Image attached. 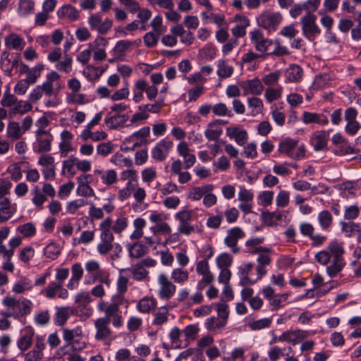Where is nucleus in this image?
<instances>
[{
    "mask_svg": "<svg viewBox=\"0 0 361 361\" xmlns=\"http://www.w3.org/2000/svg\"><path fill=\"white\" fill-rule=\"evenodd\" d=\"M298 140L286 137L279 142L278 151L293 159H302L305 148L304 145H298Z\"/></svg>",
    "mask_w": 361,
    "mask_h": 361,
    "instance_id": "obj_3",
    "label": "nucleus"
},
{
    "mask_svg": "<svg viewBox=\"0 0 361 361\" xmlns=\"http://www.w3.org/2000/svg\"><path fill=\"white\" fill-rule=\"evenodd\" d=\"M61 249L59 244L51 242L44 249V255L51 259H56L61 254Z\"/></svg>",
    "mask_w": 361,
    "mask_h": 361,
    "instance_id": "obj_51",
    "label": "nucleus"
},
{
    "mask_svg": "<svg viewBox=\"0 0 361 361\" xmlns=\"http://www.w3.org/2000/svg\"><path fill=\"white\" fill-rule=\"evenodd\" d=\"M329 131L322 130L315 132L310 138V142L315 151L326 148L329 139Z\"/></svg>",
    "mask_w": 361,
    "mask_h": 361,
    "instance_id": "obj_22",
    "label": "nucleus"
},
{
    "mask_svg": "<svg viewBox=\"0 0 361 361\" xmlns=\"http://www.w3.org/2000/svg\"><path fill=\"white\" fill-rule=\"evenodd\" d=\"M157 306V300L153 296H145L141 298L136 305L138 312L149 314L154 310Z\"/></svg>",
    "mask_w": 361,
    "mask_h": 361,
    "instance_id": "obj_25",
    "label": "nucleus"
},
{
    "mask_svg": "<svg viewBox=\"0 0 361 361\" xmlns=\"http://www.w3.org/2000/svg\"><path fill=\"white\" fill-rule=\"evenodd\" d=\"M110 322L108 320L99 317L97 319L94 325L96 329L94 338L97 341H104L111 337L112 331L109 326Z\"/></svg>",
    "mask_w": 361,
    "mask_h": 361,
    "instance_id": "obj_17",
    "label": "nucleus"
},
{
    "mask_svg": "<svg viewBox=\"0 0 361 361\" xmlns=\"http://www.w3.org/2000/svg\"><path fill=\"white\" fill-rule=\"evenodd\" d=\"M100 243L97 245V250L100 255H106L109 252L113 250V239H103L100 240Z\"/></svg>",
    "mask_w": 361,
    "mask_h": 361,
    "instance_id": "obj_57",
    "label": "nucleus"
},
{
    "mask_svg": "<svg viewBox=\"0 0 361 361\" xmlns=\"http://www.w3.org/2000/svg\"><path fill=\"white\" fill-rule=\"evenodd\" d=\"M283 87L281 86L273 88L268 87L264 93V97L268 103H271L282 97Z\"/></svg>",
    "mask_w": 361,
    "mask_h": 361,
    "instance_id": "obj_54",
    "label": "nucleus"
},
{
    "mask_svg": "<svg viewBox=\"0 0 361 361\" xmlns=\"http://www.w3.org/2000/svg\"><path fill=\"white\" fill-rule=\"evenodd\" d=\"M303 71L298 65L290 66L285 72L286 81L289 82H298L302 77Z\"/></svg>",
    "mask_w": 361,
    "mask_h": 361,
    "instance_id": "obj_32",
    "label": "nucleus"
},
{
    "mask_svg": "<svg viewBox=\"0 0 361 361\" xmlns=\"http://www.w3.org/2000/svg\"><path fill=\"white\" fill-rule=\"evenodd\" d=\"M145 89V80L140 79L135 82L133 88V101L140 102L143 99V92Z\"/></svg>",
    "mask_w": 361,
    "mask_h": 361,
    "instance_id": "obj_52",
    "label": "nucleus"
},
{
    "mask_svg": "<svg viewBox=\"0 0 361 361\" xmlns=\"http://www.w3.org/2000/svg\"><path fill=\"white\" fill-rule=\"evenodd\" d=\"M240 86L243 90L244 96L249 94L259 95L261 94L264 90V86L261 80L258 78L243 81L240 83Z\"/></svg>",
    "mask_w": 361,
    "mask_h": 361,
    "instance_id": "obj_19",
    "label": "nucleus"
},
{
    "mask_svg": "<svg viewBox=\"0 0 361 361\" xmlns=\"http://www.w3.org/2000/svg\"><path fill=\"white\" fill-rule=\"evenodd\" d=\"M240 24L235 25L231 32L235 37H243L246 34V27L250 25V20L245 16H239Z\"/></svg>",
    "mask_w": 361,
    "mask_h": 361,
    "instance_id": "obj_42",
    "label": "nucleus"
},
{
    "mask_svg": "<svg viewBox=\"0 0 361 361\" xmlns=\"http://www.w3.org/2000/svg\"><path fill=\"white\" fill-rule=\"evenodd\" d=\"M289 294L281 293L276 294L272 299L269 301V305L272 310H277L283 306V302H286L288 298Z\"/></svg>",
    "mask_w": 361,
    "mask_h": 361,
    "instance_id": "obj_55",
    "label": "nucleus"
},
{
    "mask_svg": "<svg viewBox=\"0 0 361 361\" xmlns=\"http://www.w3.org/2000/svg\"><path fill=\"white\" fill-rule=\"evenodd\" d=\"M259 252L255 253L257 255L256 262L257 266L255 267L257 279H262L267 274V267L272 262V250L269 247L257 250Z\"/></svg>",
    "mask_w": 361,
    "mask_h": 361,
    "instance_id": "obj_7",
    "label": "nucleus"
},
{
    "mask_svg": "<svg viewBox=\"0 0 361 361\" xmlns=\"http://www.w3.org/2000/svg\"><path fill=\"white\" fill-rule=\"evenodd\" d=\"M87 23L92 30L97 31L100 35L106 34L113 26V20L106 18L103 19L99 13L91 14Z\"/></svg>",
    "mask_w": 361,
    "mask_h": 361,
    "instance_id": "obj_10",
    "label": "nucleus"
},
{
    "mask_svg": "<svg viewBox=\"0 0 361 361\" xmlns=\"http://www.w3.org/2000/svg\"><path fill=\"white\" fill-rule=\"evenodd\" d=\"M317 17L312 13H306L301 18L302 35L310 41L321 33V30L316 23Z\"/></svg>",
    "mask_w": 361,
    "mask_h": 361,
    "instance_id": "obj_8",
    "label": "nucleus"
},
{
    "mask_svg": "<svg viewBox=\"0 0 361 361\" xmlns=\"http://www.w3.org/2000/svg\"><path fill=\"white\" fill-rule=\"evenodd\" d=\"M5 46L8 49L16 51H22L25 45V42L19 35L11 33L5 37Z\"/></svg>",
    "mask_w": 361,
    "mask_h": 361,
    "instance_id": "obj_27",
    "label": "nucleus"
},
{
    "mask_svg": "<svg viewBox=\"0 0 361 361\" xmlns=\"http://www.w3.org/2000/svg\"><path fill=\"white\" fill-rule=\"evenodd\" d=\"M282 19V15L279 12L265 11L257 18V23L259 27L271 32L276 30Z\"/></svg>",
    "mask_w": 361,
    "mask_h": 361,
    "instance_id": "obj_4",
    "label": "nucleus"
},
{
    "mask_svg": "<svg viewBox=\"0 0 361 361\" xmlns=\"http://www.w3.org/2000/svg\"><path fill=\"white\" fill-rule=\"evenodd\" d=\"M226 322L220 317H211L206 320L205 326L207 330L216 331L224 328Z\"/></svg>",
    "mask_w": 361,
    "mask_h": 361,
    "instance_id": "obj_47",
    "label": "nucleus"
},
{
    "mask_svg": "<svg viewBox=\"0 0 361 361\" xmlns=\"http://www.w3.org/2000/svg\"><path fill=\"white\" fill-rule=\"evenodd\" d=\"M44 68V65L43 63H37L35 66L31 68L25 80L30 85L36 83L38 78L41 76L42 71Z\"/></svg>",
    "mask_w": 361,
    "mask_h": 361,
    "instance_id": "obj_46",
    "label": "nucleus"
},
{
    "mask_svg": "<svg viewBox=\"0 0 361 361\" xmlns=\"http://www.w3.org/2000/svg\"><path fill=\"white\" fill-rule=\"evenodd\" d=\"M333 219L331 213L326 209L319 212L317 216L318 223L323 231H328L330 229L333 224Z\"/></svg>",
    "mask_w": 361,
    "mask_h": 361,
    "instance_id": "obj_34",
    "label": "nucleus"
},
{
    "mask_svg": "<svg viewBox=\"0 0 361 361\" xmlns=\"http://www.w3.org/2000/svg\"><path fill=\"white\" fill-rule=\"evenodd\" d=\"M125 271H129L132 274L133 279L136 281H148L149 280V272L146 269H143L137 264L133 265L130 268L121 270V272Z\"/></svg>",
    "mask_w": 361,
    "mask_h": 361,
    "instance_id": "obj_29",
    "label": "nucleus"
},
{
    "mask_svg": "<svg viewBox=\"0 0 361 361\" xmlns=\"http://www.w3.org/2000/svg\"><path fill=\"white\" fill-rule=\"evenodd\" d=\"M245 233L240 227H233L228 231L227 235L224 238V244L228 247L231 252L238 254L240 249L238 245V240L245 237Z\"/></svg>",
    "mask_w": 361,
    "mask_h": 361,
    "instance_id": "obj_14",
    "label": "nucleus"
},
{
    "mask_svg": "<svg viewBox=\"0 0 361 361\" xmlns=\"http://www.w3.org/2000/svg\"><path fill=\"white\" fill-rule=\"evenodd\" d=\"M32 195V202L39 209H42L43 208V204L47 200L45 195L42 193L37 185L35 186L33 188Z\"/></svg>",
    "mask_w": 361,
    "mask_h": 361,
    "instance_id": "obj_53",
    "label": "nucleus"
},
{
    "mask_svg": "<svg viewBox=\"0 0 361 361\" xmlns=\"http://www.w3.org/2000/svg\"><path fill=\"white\" fill-rule=\"evenodd\" d=\"M149 135L150 128L149 126H144L126 137L124 144L130 146L131 148L134 149L143 145H147L149 143L147 138Z\"/></svg>",
    "mask_w": 361,
    "mask_h": 361,
    "instance_id": "obj_12",
    "label": "nucleus"
},
{
    "mask_svg": "<svg viewBox=\"0 0 361 361\" xmlns=\"http://www.w3.org/2000/svg\"><path fill=\"white\" fill-rule=\"evenodd\" d=\"M171 276L173 283L184 284L189 279V273L187 270L178 267L172 270Z\"/></svg>",
    "mask_w": 361,
    "mask_h": 361,
    "instance_id": "obj_44",
    "label": "nucleus"
},
{
    "mask_svg": "<svg viewBox=\"0 0 361 361\" xmlns=\"http://www.w3.org/2000/svg\"><path fill=\"white\" fill-rule=\"evenodd\" d=\"M63 339L66 343V345L69 344L75 338L83 336V331L81 326H76L73 329L64 328L62 330Z\"/></svg>",
    "mask_w": 361,
    "mask_h": 361,
    "instance_id": "obj_37",
    "label": "nucleus"
},
{
    "mask_svg": "<svg viewBox=\"0 0 361 361\" xmlns=\"http://www.w3.org/2000/svg\"><path fill=\"white\" fill-rule=\"evenodd\" d=\"M57 15L59 18L68 19L70 21L77 20L80 17L79 11L71 5L61 7L57 12Z\"/></svg>",
    "mask_w": 361,
    "mask_h": 361,
    "instance_id": "obj_31",
    "label": "nucleus"
},
{
    "mask_svg": "<svg viewBox=\"0 0 361 361\" xmlns=\"http://www.w3.org/2000/svg\"><path fill=\"white\" fill-rule=\"evenodd\" d=\"M35 331L31 327H26L24 329L23 335L17 341V346L21 352L29 349L33 342Z\"/></svg>",
    "mask_w": 361,
    "mask_h": 361,
    "instance_id": "obj_23",
    "label": "nucleus"
},
{
    "mask_svg": "<svg viewBox=\"0 0 361 361\" xmlns=\"http://www.w3.org/2000/svg\"><path fill=\"white\" fill-rule=\"evenodd\" d=\"M3 305L12 312L13 318L19 319L31 312L33 304L31 300L23 298L16 300L15 298L7 296L2 300Z\"/></svg>",
    "mask_w": 361,
    "mask_h": 361,
    "instance_id": "obj_2",
    "label": "nucleus"
},
{
    "mask_svg": "<svg viewBox=\"0 0 361 361\" xmlns=\"http://www.w3.org/2000/svg\"><path fill=\"white\" fill-rule=\"evenodd\" d=\"M35 2L32 0H20L18 13L20 16H25L34 11Z\"/></svg>",
    "mask_w": 361,
    "mask_h": 361,
    "instance_id": "obj_50",
    "label": "nucleus"
},
{
    "mask_svg": "<svg viewBox=\"0 0 361 361\" xmlns=\"http://www.w3.org/2000/svg\"><path fill=\"white\" fill-rule=\"evenodd\" d=\"M33 288L32 282L27 278H23L16 283L12 288L13 292L20 294Z\"/></svg>",
    "mask_w": 361,
    "mask_h": 361,
    "instance_id": "obj_49",
    "label": "nucleus"
},
{
    "mask_svg": "<svg viewBox=\"0 0 361 361\" xmlns=\"http://www.w3.org/2000/svg\"><path fill=\"white\" fill-rule=\"evenodd\" d=\"M177 152L183 159L184 168L185 169H190L195 164L196 157L192 153L187 142L185 141L180 142L177 146Z\"/></svg>",
    "mask_w": 361,
    "mask_h": 361,
    "instance_id": "obj_18",
    "label": "nucleus"
},
{
    "mask_svg": "<svg viewBox=\"0 0 361 361\" xmlns=\"http://www.w3.org/2000/svg\"><path fill=\"white\" fill-rule=\"evenodd\" d=\"M264 241V238L262 237H255L248 239L245 244L247 249V252L250 255H255L261 249H264L267 247L259 246Z\"/></svg>",
    "mask_w": 361,
    "mask_h": 361,
    "instance_id": "obj_40",
    "label": "nucleus"
},
{
    "mask_svg": "<svg viewBox=\"0 0 361 361\" xmlns=\"http://www.w3.org/2000/svg\"><path fill=\"white\" fill-rule=\"evenodd\" d=\"M35 138L36 140L32 145L34 152L42 154L51 151L54 137L50 131L37 130L35 131Z\"/></svg>",
    "mask_w": 361,
    "mask_h": 361,
    "instance_id": "obj_5",
    "label": "nucleus"
},
{
    "mask_svg": "<svg viewBox=\"0 0 361 361\" xmlns=\"http://www.w3.org/2000/svg\"><path fill=\"white\" fill-rule=\"evenodd\" d=\"M54 322L57 326H63L71 314H75L76 310L69 307H61L56 308Z\"/></svg>",
    "mask_w": 361,
    "mask_h": 361,
    "instance_id": "obj_28",
    "label": "nucleus"
},
{
    "mask_svg": "<svg viewBox=\"0 0 361 361\" xmlns=\"http://www.w3.org/2000/svg\"><path fill=\"white\" fill-rule=\"evenodd\" d=\"M172 141L163 139L160 140L152 149V157L158 161H163L168 157L171 149L173 147Z\"/></svg>",
    "mask_w": 361,
    "mask_h": 361,
    "instance_id": "obj_15",
    "label": "nucleus"
},
{
    "mask_svg": "<svg viewBox=\"0 0 361 361\" xmlns=\"http://www.w3.org/2000/svg\"><path fill=\"white\" fill-rule=\"evenodd\" d=\"M83 140H91L94 142H99L106 140L107 134L104 130L92 132V130H83L80 134Z\"/></svg>",
    "mask_w": 361,
    "mask_h": 361,
    "instance_id": "obj_39",
    "label": "nucleus"
},
{
    "mask_svg": "<svg viewBox=\"0 0 361 361\" xmlns=\"http://www.w3.org/2000/svg\"><path fill=\"white\" fill-rule=\"evenodd\" d=\"M128 120L126 114H116L104 119L105 124L110 129H116L122 126Z\"/></svg>",
    "mask_w": 361,
    "mask_h": 361,
    "instance_id": "obj_35",
    "label": "nucleus"
},
{
    "mask_svg": "<svg viewBox=\"0 0 361 361\" xmlns=\"http://www.w3.org/2000/svg\"><path fill=\"white\" fill-rule=\"evenodd\" d=\"M24 134V130L16 121H10L6 128V137L11 140H18Z\"/></svg>",
    "mask_w": 361,
    "mask_h": 361,
    "instance_id": "obj_33",
    "label": "nucleus"
},
{
    "mask_svg": "<svg viewBox=\"0 0 361 361\" xmlns=\"http://www.w3.org/2000/svg\"><path fill=\"white\" fill-rule=\"evenodd\" d=\"M224 122L222 120H216L214 122H211L208 124V128H207L204 131V135L207 137V139L209 141L214 140V141H218L219 140V137L222 134V129L221 128H216L213 129L212 127L216 125V123H224Z\"/></svg>",
    "mask_w": 361,
    "mask_h": 361,
    "instance_id": "obj_36",
    "label": "nucleus"
},
{
    "mask_svg": "<svg viewBox=\"0 0 361 361\" xmlns=\"http://www.w3.org/2000/svg\"><path fill=\"white\" fill-rule=\"evenodd\" d=\"M250 39L255 50L264 54L267 55L269 47L273 44L272 39L264 37L262 32L259 29H255L249 32Z\"/></svg>",
    "mask_w": 361,
    "mask_h": 361,
    "instance_id": "obj_11",
    "label": "nucleus"
},
{
    "mask_svg": "<svg viewBox=\"0 0 361 361\" xmlns=\"http://www.w3.org/2000/svg\"><path fill=\"white\" fill-rule=\"evenodd\" d=\"M85 269L87 273L92 276L93 280L98 281L99 283L105 284L106 288H109L111 283L109 274L100 269V264L95 260H90L85 264Z\"/></svg>",
    "mask_w": 361,
    "mask_h": 361,
    "instance_id": "obj_9",
    "label": "nucleus"
},
{
    "mask_svg": "<svg viewBox=\"0 0 361 361\" xmlns=\"http://www.w3.org/2000/svg\"><path fill=\"white\" fill-rule=\"evenodd\" d=\"M341 230L346 237L350 238L359 231L360 225L353 221L341 222Z\"/></svg>",
    "mask_w": 361,
    "mask_h": 361,
    "instance_id": "obj_60",
    "label": "nucleus"
},
{
    "mask_svg": "<svg viewBox=\"0 0 361 361\" xmlns=\"http://www.w3.org/2000/svg\"><path fill=\"white\" fill-rule=\"evenodd\" d=\"M152 325L156 326H161L166 324L169 319V308L168 306L164 305L159 308H156L153 312Z\"/></svg>",
    "mask_w": 361,
    "mask_h": 361,
    "instance_id": "obj_24",
    "label": "nucleus"
},
{
    "mask_svg": "<svg viewBox=\"0 0 361 361\" xmlns=\"http://www.w3.org/2000/svg\"><path fill=\"white\" fill-rule=\"evenodd\" d=\"M127 248L129 252V257L131 258H140L147 252L145 247L138 242H135L133 244H128L127 245Z\"/></svg>",
    "mask_w": 361,
    "mask_h": 361,
    "instance_id": "obj_43",
    "label": "nucleus"
},
{
    "mask_svg": "<svg viewBox=\"0 0 361 361\" xmlns=\"http://www.w3.org/2000/svg\"><path fill=\"white\" fill-rule=\"evenodd\" d=\"M291 352V347L281 348L279 346H274L269 350L268 355L271 361H277L281 357L285 355H288Z\"/></svg>",
    "mask_w": 361,
    "mask_h": 361,
    "instance_id": "obj_48",
    "label": "nucleus"
},
{
    "mask_svg": "<svg viewBox=\"0 0 361 361\" xmlns=\"http://www.w3.org/2000/svg\"><path fill=\"white\" fill-rule=\"evenodd\" d=\"M281 75V71H276L264 75L261 82L267 86H274L277 84Z\"/></svg>",
    "mask_w": 361,
    "mask_h": 361,
    "instance_id": "obj_59",
    "label": "nucleus"
},
{
    "mask_svg": "<svg viewBox=\"0 0 361 361\" xmlns=\"http://www.w3.org/2000/svg\"><path fill=\"white\" fill-rule=\"evenodd\" d=\"M61 142L59 145V148L61 153V157H66L69 152L73 151V135L68 130H64L60 134Z\"/></svg>",
    "mask_w": 361,
    "mask_h": 361,
    "instance_id": "obj_20",
    "label": "nucleus"
},
{
    "mask_svg": "<svg viewBox=\"0 0 361 361\" xmlns=\"http://www.w3.org/2000/svg\"><path fill=\"white\" fill-rule=\"evenodd\" d=\"M301 120L305 124L317 123L324 126L329 123V120L326 116L309 111L302 113Z\"/></svg>",
    "mask_w": 361,
    "mask_h": 361,
    "instance_id": "obj_26",
    "label": "nucleus"
},
{
    "mask_svg": "<svg viewBox=\"0 0 361 361\" xmlns=\"http://www.w3.org/2000/svg\"><path fill=\"white\" fill-rule=\"evenodd\" d=\"M253 269V264L252 262H247L243 264L238 268V273L240 275L239 285L241 286H247L254 285L260 279H252L249 275Z\"/></svg>",
    "mask_w": 361,
    "mask_h": 361,
    "instance_id": "obj_21",
    "label": "nucleus"
},
{
    "mask_svg": "<svg viewBox=\"0 0 361 361\" xmlns=\"http://www.w3.org/2000/svg\"><path fill=\"white\" fill-rule=\"evenodd\" d=\"M216 262L219 269H228L233 263V257L227 252H224L216 257Z\"/></svg>",
    "mask_w": 361,
    "mask_h": 361,
    "instance_id": "obj_58",
    "label": "nucleus"
},
{
    "mask_svg": "<svg viewBox=\"0 0 361 361\" xmlns=\"http://www.w3.org/2000/svg\"><path fill=\"white\" fill-rule=\"evenodd\" d=\"M72 58L68 55H66L62 61H59L56 64V68L59 71H63L66 73H68L72 70Z\"/></svg>",
    "mask_w": 361,
    "mask_h": 361,
    "instance_id": "obj_64",
    "label": "nucleus"
},
{
    "mask_svg": "<svg viewBox=\"0 0 361 361\" xmlns=\"http://www.w3.org/2000/svg\"><path fill=\"white\" fill-rule=\"evenodd\" d=\"M17 231L25 238L33 236L36 233V228L33 224L26 223L17 227Z\"/></svg>",
    "mask_w": 361,
    "mask_h": 361,
    "instance_id": "obj_63",
    "label": "nucleus"
},
{
    "mask_svg": "<svg viewBox=\"0 0 361 361\" xmlns=\"http://www.w3.org/2000/svg\"><path fill=\"white\" fill-rule=\"evenodd\" d=\"M102 319H107L109 322H111L116 328H119L123 325V320L120 310V307L117 303L112 302L109 304L108 310L104 314Z\"/></svg>",
    "mask_w": 361,
    "mask_h": 361,
    "instance_id": "obj_16",
    "label": "nucleus"
},
{
    "mask_svg": "<svg viewBox=\"0 0 361 361\" xmlns=\"http://www.w3.org/2000/svg\"><path fill=\"white\" fill-rule=\"evenodd\" d=\"M272 319L271 318H263L249 322L248 326L252 331H258L269 328Z\"/></svg>",
    "mask_w": 361,
    "mask_h": 361,
    "instance_id": "obj_61",
    "label": "nucleus"
},
{
    "mask_svg": "<svg viewBox=\"0 0 361 361\" xmlns=\"http://www.w3.org/2000/svg\"><path fill=\"white\" fill-rule=\"evenodd\" d=\"M157 283L159 286L157 295L159 299L169 300L174 296L176 292V286L166 274H159Z\"/></svg>",
    "mask_w": 361,
    "mask_h": 361,
    "instance_id": "obj_6",
    "label": "nucleus"
},
{
    "mask_svg": "<svg viewBox=\"0 0 361 361\" xmlns=\"http://www.w3.org/2000/svg\"><path fill=\"white\" fill-rule=\"evenodd\" d=\"M212 112L217 116H233V114L224 103H218L212 106Z\"/></svg>",
    "mask_w": 361,
    "mask_h": 361,
    "instance_id": "obj_62",
    "label": "nucleus"
},
{
    "mask_svg": "<svg viewBox=\"0 0 361 361\" xmlns=\"http://www.w3.org/2000/svg\"><path fill=\"white\" fill-rule=\"evenodd\" d=\"M40 294L49 300L54 299L56 296L65 300L69 295L67 289L64 288L61 283L55 281L49 282L47 286L40 291Z\"/></svg>",
    "mask_w": 361,
    "mask_h": 361,
    "instance_id": "obj_13",
    "label": "nucleus"
},
{
    "mask_svg": "<svg viewBox=\"0 0 361 361\" xmlns=\"http://www.w3.org/2000/svg\"><path fill=\"white\" fill-rule=\"evenodd\" d=\"M182 332L185 337L183 347L185 348L188 346L190 341L195 340L199 332V328L197 325L190 324Z\"/></svg>",
    "mask_w": 361,
    "mask_h": 361,
    "instance_id": "obj_41",
    "label": "nucleus"
},
{
    "mask_svg": "<svg viewBox=\"0 0 361 361\" xmlns=\"http://www.w3.org/2000/svg\"><path fill=\"white\" fill-rule=\"evenodd\" d=\"M112 225V220L110 217L106 218L104 221H102L99 224V231H100V235L99 238L100 240L103 239H113L114 240V236L111 231Z\"/></svg>",
    "mask_w": 361,
    "mask_h": 361,
    "instance_id": "obj_38",
    "label": "nucleus"
},
{
    "mask_svg": "<svg viewBox=\"0 0 361 361\" xmlns=\"http://www.w3.org/2000/svg\"><path fill=\"white\" fill-rule=\"evenodd\" d=\"M111 162L119 167H131L133 161L128 157H125L122 154L116 153L112 156Z\"/></svg>",
    "mask_w": 361,
    "mask_h": 361,
    "instance_id": "obj_56",
    "label": "nucleus"
},
{
    "mask_svg": "<svg viewBox=\"0 0 361 361\" xmlns=\"http://www.w3.org/2000/svg\"><path fill=\"white\" fill-rule=\"evenodd\" d=\"M343 243L332 240L326 249L315 254V261L322 266H326V272L331 278L336 277L345 267Z\"/></svg>",
    "mask_w": 361,
    "mask_h": 361,
    "instance_id": "obj_1",
    "label": "nucleus"
},
{
    "mask_svg": "<svg viewBox=\"0 0 361 361\" xmlns=\"http://www.w3.org/2000/svg\"><path fill=\"white\" fill-rule=\"evenodd\" d=\"M217 75L221 78H227L232 75L233 73V68L227 64L226 61L224 59H220L217 61Z\"/></svg>",
    "mask_w": 361,
    "mask_h": 361,
    "instance_id": "obj_45",
    "label": "nucleus"
},
{
    "mask_svg": "<svg viewBox=\"0 0 361 361\" xmlns=\"http://www.w3.org/2000/svg\"><path fill=\"white\" fill-rule=\"evenodd\" d=\"M214 186L212 184H206L201 186H196L191 188L188 192V197L193 201L200 200L204 197L207 192H212Z\"/></svg>",
    "mask_w": 361,
    "mask_h": 361,
    "instance_id": "obj_30",
    "label": "nucleus"
}]
</instances>
